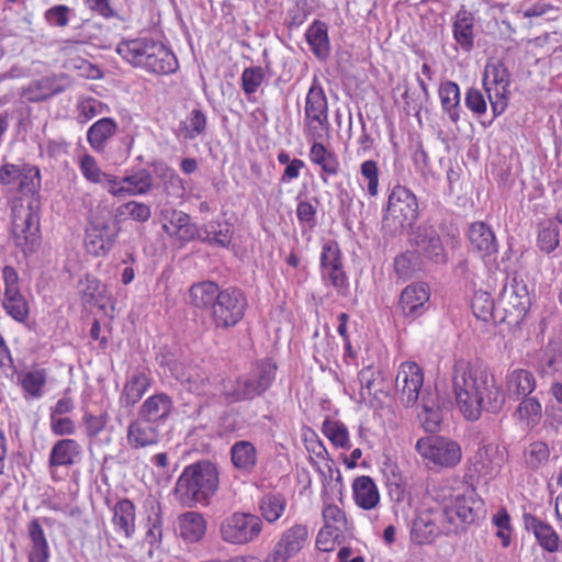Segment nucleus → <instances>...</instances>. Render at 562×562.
Here are the masks:
<instances>
[{
	"label": "nucleus",
	"instance_id": "f257e3e1",
	"mask_svg": "<svg viewBox=\"0 0 562 562\" xmlns=\"http://www.w3.org/2000/svg\"><path fill=\"white\" fill-rule=\"evenodd\" d=\"M452 387L457 405L468 420H477L483 411L497 414L506 402V393L494 374L463 359L454 362Z\"/></svg>",
	"mask_w": 562,
	"mask_h": 562
},
{
	"label": "nucleus",
	"instance_id": "f03ea898",
	"mask_svg": "<svg viewBox=\"0 0 562 562\" xmlns=\"http://www.w3.org/2000/svg\"><path fill=\"white\" fill-rule=\"evenodd\" d=\"M115 52L127 64L148 74L165 76L175 74L179 68L175 53L153 36L122 40L117 43Z\"/></svg>",
	"mask_w": 562,
	"mask_h": 562
},
{
	"label": "nucleus",
	"instance_id": "7ed1b4c3",
	"mask_svg": "<svg viewBox=\"0 0 562 562\" xmlns=\"http://www.w3.org/2000/svg\"><path fill=\"white\" fill-rule=\"evenodd\" d=\"M218 490V471L207 460L187 465L178 477L172 494L182 507L207 506Z\"/></svg>",
	"mask_w": 562,
	"mask_h": 562
},
{
	"label": "nucleus",
	"instance_id": "20e7f679",
	"mask_svg": "<svg viewBox=\"0 0 562 562\" xmlns=\"http://www.w3.org/2000/svg\"><path fill=\"white\" fill-rule=\"evenodd\" d=\"M156 361L190 393L199 396L211 393L209 374L192 363L179 348L160 347L156 352Z\"/></svg>",
	"mask_w": 562,
	"mask_h": 562
},
{
	"label": "nucleus",
	"instance_id": "39448f33",
	"mask_svg": "<svg viewBox=\"0 0 562 562\" xmlns=\"http://www.w3.org/2000/svg\"><path fill=\"white\" fill-rule=\"evenodd\" d=\"M277 370L272 359H261L249 373L238 376L229 386L223 382L220 393L229 403L252 401L271 387Z\"/></svg>",
	"mask_w": 562,
	"mask_h": 562
},
{
	"label": "nucleus",
	"instance_id": "423d86ee",
	"mask_svg": "<svg viewBox=\"0 0 562 562\" xmlns=\"http://www.w3.org/2000/svg\"><path fill=\"white\" fill-rule=\"evenodd\" d=\"M419 216L416 195L406 187L395 186L387 196L383 210L382 229L385 234L396 236L406 228H414Z\"/></svg>",
	"mask_w": 562,
	"mask_h": 562
},
{
	"label": "nucleus",
	"instance_id": "0eeeda50",
	"mask_svg": "<svg viewBox=\"0 0 562 562\" xmlns=\"http://www.w3.org/2000/svg\"><path fill=\"white\" fill-rule=\"evenodd\" d=\"M447 225L435 215L412 228L409 243L425 260L445 266L449 262V251L443 243Z\"/></svg>",
	"mask_w": 562,
	"mask_h": 562
},
{
	"label": "nucleus",
	"instance_id": "6e6552de",
	"mask_svg": "<svg viewBox=\"0 0 562 562\" xmlns=\"http://www.w3.org/2000/svg\"><path fill=\"white\" fill-rule=\"evenodd\" d=\"M485 507L482 498L477 496L474 490H469L459 495L452 505L445 508L443 518L446 533H459L464 531L468 526L477 524L485 517Z\"/></svg>",
	"mask_w": 562,
	"mask_h": 562
},
{
	"label": "nucleus",
	"instance_id": "1a4fd4ad",
	"mask_svg": "<svg viewBox=\"0 0 562 562\" xmlns=\"http://www.w3.org/2000/svg\"><path fill=\"white\" fill-rule=\"evenodd\" d=\"M11 234L14 245L25 256L35 252L41 245L40 217L36 214V206L30 203L12 209Z\"/></svg>",
	"mask_w": 562,
	"mask_h": 562
},
{
	"label": "nucleus",
	"instance_id": "9d476101",
	"mask_svg": "<svg viewBox=\"0 0 562 562\" xmlns=\"http://www.w3.org/2000/svg\"><path fill=\"white\" fill-rule=\"evenodd\" d=\"M248 300L237 286L222 289L211 310V322L217 329L235 327L245 316Z\"/></svg>",
	"mask_w": 562,
	"mask_h": 562
},
{
	"label": "nucleus",
	"instance_id": "9b49d317",
	"mask_svg": "<svg viewBox=\"0 0 562 562\" xmlns=\"http://www.w3.org/2000/svg\"><path fill=\"white\" fill-rule=\"evenodd\" d=\"M483 87L493 112V117L488 122L491 124L508 106L510 74L502 60L486 64L483 74Z\"/></svg>",
	"mask_w": 562,
	"mask_h": 562
},
{
	"label": "nucleus",
	"instance_id": "f8f14e48",
	"mask_svg": "<svg viewBox=\"0 0 562 562\" xmlns=\"http://www.w3.org/2000/svg\"><path fill=\"white\" fill-rule=\"evenodd\" d=\"M261 518L255 514L236 512L220 525L221 538L232 544H245L256 540L262 531Z\"/></svg>",
	"mask_w": 562,
	"mask_h": 562
},
{
	"label": "nucleus",
	"instance_id": "ddd939ff",
	"mask_svg": "<svg viewBox=\"0 0 562 562\" xmlns=\"http://www.w3.org/2000/svg\"><path fill=\"white\" fill-rule=\"evenodd\" d=\"M415 448L423 458L445 468L457 465L462 456L458 442L441 436L420 438Z\"/></svg>",
	"mask_w": 562,
	"mask_h": 562
},
{
	"label": "nucleus",
	"instance_id": "4468645a",
	"mask_svg": "<svg viewBox=\"0 0 562 562\" xmlns=\"http://www.w3.org/2000/svg\"><path fill=\"white\" fill-rule=\"evenodd\" d=\"M121 227L116 220L113 222L103 218H94L89 222L85 232V246L89 254L103 257L114 247Z\"/></svg>",
	"mask_w": 562,
	"mask_h": 562
},
{
	"label": "nucleus",
	"instance_id": "2eb2a0df",
	"mask_svg": "<svg viewBox=\"0 0 562 562\" xmlns=\"http://www.w3.org/2000/svg\"><path fill=\"white\" fill-rule=\"evenodd\" d=\"M308 528L303 524H295L281 532L266 562H289L308 544Z\"/></svg>",
	"mask_w": 562,
	"mask_h": 562
},
{
	"label": "nucleus",
	"instance_id": "dca6fc26",
	"mask_svg": "<svg viewBox=\"0 0 562 562\" xmlns=\"http://www.w3.org/2000/svg\"><path fill=\"white\" fill-rule=\"evenodd\" d=\"M319 265L324 282H328L339 292L348 289L349 283L344 270L342 254L336 240L324 243Z\"/></svg>",
	"mask_w": 562,
	"mask_h": 562
},
{
	"label": "nucleus",
	"instance_id": "f3484780",
	"mask_svg": "<svg viewBox=\"0 0 562 562\" xmlns=\"http://www.w3.org/2000/svg\"><path fill=\"white\" fill-rule=\"evenodd\" d=\"M395 386L401 394V401L406 406H414L422 400V393L430 387H424V373L415 362H404L400 366Z\"/></svg>",
	"mask_w": 562,
	"mask_h": 562
},
{
	"label": "nucleus",
	"instance_id": "a211bd4d",
	"mask_svg": "<svg viewBox=\"0 0 562 562\" xmlns=\"http://www.w3.org/2000/svg\"><path fill=\"white\" fill-rule=\"evenodd\" d=\"M160 218L164 222L162 229L167 235L179 240L182 245L200 237V227L183 211L165 206L160 211Z\"/></svg>",
	"mask_w": 562,
	"mask_h": 562
},
{
	"label": "nucleus",
	"instance_id": "6ab92c4d",
	"mask_svg": "<svg viewBox=\"0 0 562 562\" xmlns=\"http://www.w3.org/2000/svg\"><path fill=\"white\" fill-rule=\"evenodd\" d=\"M470 250L480 257L485 265L496 261L498 243L492 228L484 222H474L467 233Z\"/></svg>",
	"mask_w": 562,
	"mask_h": 562
},
{
	"label": "nucleus",
	"instance_id": "aec40b11",
	"mask_svg": "<svg viewBox=\"0 0 562 562\" xmlns=\"http://www.w3.org/2000/svg\"><path fill=\"white\" fill-rule=\"evenodd\" d=\"M429 299L428 285L424 282H416L402 291L398 306L406 318L416 319L428 310Z\"/></svg>",
	"mask_w": 562,
	"mask_h": 562
},
{
	"label": "nucleus",
	"instance_id": "412c9836",
	"mask_svg": "<svg viewBox=\"0 0 562 562\" xmlns=\"http://www.w3.org/2000/svg\"><path fill=\"white\" fill-rule=\"evenodd\" d=\"M173 409L172 397L160 392L147 397L142 403L137 411V416L161 428L166 425Z\"/></svg>",
	"mask_w": 562,
	"mask_h": 562
},
{
	"label": "nucleus",
	"instance_id": "4be33fe9",
	"mask_svg": "<svg viewBox=\"0 0 562 562\" xmlns=\"http://www.w3.org/2000/svg\"><path fill=\"white\" fill-rule=\"evenodd\" d=\"M83 456L82 446L75 439L64 438L57 440L48 456V469L53 473L57 468H70L81 462Z\"/></svg>",
	"mask_w": 562,
	"mask_h": 562
},
{
	"label": "nucleus",
	"instance_id": "5701e85b",
	"mask_svg": "<svg viewBox=\"0 0 562 562\" xmlns=\"http://www.w3.org/2000/svg\"><path fill=\"white\" fill-rule=\"evenodd\" d=\"M422 411L418 418L422 427L427 432H436L440 429L443 419L442 402L436 391L425 390L420 400Z\"/></svg>",
	"mask_w": 562,
	"mask_h": 562
},
{
	"label": "nucleus",
	"instance_id": "b1692460",
	"mask_svg": "<svg viewBox=\"0 0 562 562\" xmlns=\"http://www.w3.org/2000/svg\"><path fill=\"white\" fill-rule=\"evenodd\" d=\"M66 87L58 82L57 77L47 76L32 80L20 91V97L26 102L38 103L54 95L60 94Z\"/></svg>",
	"mask_w": 562,
	"mask_h": 562
},
{
	"label": "nucleus",
	"instance_id": "393cba45",
	"mask_svg": "<svg viewBox=\"0 0 562 562\" xmlns=\"http://www.w3.org/2000/svg\"><path fill=\"white\" fill-rule=\"evenodd\" d=\"M161 428L137 416L127 427V442L133 449L145 448L159 442Z\"/></svg>",
	"mask_w": 562,
	"mask_h": 562
},
{
	"label": "nucleus",
	"instance_id": "a878e982",
	"mask_svg": "<svg viewBox=\"0 0 562 562\" xmlns=\"http://www.w3.org/2000/svg\"><path fill=\"white\" fill-rule=\"evenodd\" d=\"M505 384L508 397L513 401L530 395L537 386L533 373L522 368H509Z\"/></svg>",
	"mask_w": 562,
	"mask_h": 562
},
{
	"label": "nucleus",
	"instance_id": "bb28decb",
	"mask_svg": "<svg viewBox=\"0 0 562 562\" xmlns=\"http://www.w3.org/2000/svg\"><path fill=\"white\" fill-rule=\"evenodd\" d=\"M231 462L235 470L243 474H250L258 463V451L248 440H238L229 448Z\"/></svg>",
	"mask_w": 562,
	"mask_h": 562
},
{
	"label": "nucleus",
	"instance_id": "cd10ccee",
	"mask_svg": "<svg viewBox=\"0 0 562 562\" xmlns=\"http://www.w3.org/2000/svg\"><path fill=\"white\" fill-rule=\"evenodd\" d=\"M474 14L461 7L452 23L453 38L468 53L474 47Z\"/></svg>",
	"mask_w": 562,
	"mask_h": 562
},
{
	"label": "nucleus",
	"instance_id": "c85d7f7f",
	"mask_svg": "<svg viewBox=\"0 0 562 562\" xmlns=\"http://www.w3.org/2000/svg\"><path fill=\"white\" fill-rule=\"evenodd\" d=\"M206 520L199 512H186L178 517L179 537L187 543H196L205 535Z\"/></svg>",
	"mask_w": 562,
	"mask_h": 562
},
{
	"label": "nucleus",
	"instance_id": "c756f323",
	"mask_svg": "<svg viewBox=\"0 0 562 562\" xmlns=\"http://www.w3.org/2000/svg\"><path fill=\"white\" fill-rule=\"evenodd\" d=\"M352 496L357 506L364 510H371L380 503L378 486L368 475H361L353 480Z\"/></svg>",
	"mask_w": 562,
	"mask_h": 562
},
{
	"label": "nucleus",
	"instance_id": "7c9ffc66",
	"mask_svg": "<svg viewBox=\"0 0 562 562\" xmlns=\"http://www.w3.org/2000/svg\"><path fill=\"white\" fill-rule=\"evenodd\" d=\"M150 386V378L144 371L134 372L124 384L119 403L121 407H132L140 401Z\"/></svg>",
	"mask_w": 562,
	"mask_h": 562
},
{
	"label": "nucleus",
	"instance_id": "2f4dec72",
	"mask_svg": "<svg viewBox=\"0 0 562 562\" xmlns=\"http://www.w3.org/2000/svg\"><path fill=\"white\" fill-rule=\"evenodd\" d=\"M27 536L31 540L29 562H48L49 544L38 518H34L27 524Z\"/></svg>",
	"mask_w": 562,
	"mask_h": 562
},
{
	"label": "nucleus",
	"instance_id": "473e14b6",
	"mask_svg": "<svg viewBox=\"0 0 562 562\" xmlns=\"http://www.w3.org/2000/svg\"><path fill=\"white\" fill-rule=\"evenodd\" d=\"M119 125L112 117H102L87 131V140L95 153H103L108 140L115 135Z\"/></svg>",
	"mask_w": 562,
	"mask_h": 562
},
{
	"label": "nucleus",
	"instance_id": "72a5a7b5",
	"mask_svg": "<svg viewBox=\"0 0 562 562\" xmlns=\"http://www.w3.org/2000/svg\"><path fill=\"white\" fill-rule=\"evenodd\" d=\"M438 93L442 112L457 124L461 117V93L458 83L447 80L439 86Z\"/></svg>",
	"mask_w": 562,
	"mask_h": 562
},
{
	"label": "nucleus",
	"instance_id": "f704fd0d",
	"mask_svg": "<svg viewBox=\"0 0 562 562\" xmlns=\"http://www.w3.org/2000/svg\"><path fill=\"white\" fill-rule=\"evenodd\" d=\"M305 37L315 57L319 60H326L330 53L326 23L315 20L306 30Z\"/></svg>",
	"mask_w": 562,
	"mask_h": 562
},
{
	"label": "nucleus",
	"instance_id": "c9c22d12",
	"mask_svg": "<svg viewBox=\"0 0 562 562\" xmlns=\"http://www.w3.org/2000/svg\"><path fill=\"white\" fill-rule=\"evenodd\" d=\"M115 531L131 538L135 532V505L128 498L120 499L113 507Z\"/></svg>",
	"mask_w": 562,
	"mask_h": 562
},
{
	"label": "nucleus",
	"instance_id": "e433bc0d",
	"mask_svg": "<svg viewBox=\"0 0 562 562\" xmlns=\"http://www.w3.org/2000/svg\"><path fill=\"white\" fill-rule=\"evenodd\" d=\"M233 231L227 222L211 221L200 227V237L196 239L209 245L228 248L232 243Z\"/></svg>",
	"mask_w": 562,
	"mask_h": 562
},
{
	"label": "nucleus",
	"instance_id": "4c0bfd02",
	"mask_svg": "<svg viewBox=\"0 0 562 562\" xmlns=\"http://www.w3.org/2000/svg\"><path fill=\"white\" fill-rule=\"evenodd\" d=\"M537 372L550 376L562 370V340H550L537 360Z\"/></svg>",
	"mask_w": 562,
	"mask_h": 562
},
{
	"label": "nucleus",
	"instance_id": "58836bf2",
	"mask_svg": "<svg viewBox=\"0 0 562 562\" xmlns=\"http://www.w3.org/2000/svg\"><path fill=\"white\" fill-rule=\"evenodd\" d=\"M221 290L213 281L194 283L189 291L190 302L196 308L211 311Z\"/></svg>",
	"mask_w": 562,
	"mask_h": 562
},
{
	"label": "nucleus",
	"instance_id": "ea45409f",
	"mask_svg": "<svg viewBox=\"0 0 562 562\" xmlns=\"http://www.w3.org/2000/svg\"><path fill=\"white\" fill-rule=\"evenodd\" d=\"M207 128V115L201 108L192 109L179 123V136L184 140H194L203 136Z\"/></svg>",
	"mask_w": 562,
	"mask_h": 562
},
{
	"label": "nucleus",
	"instance_id": "a19ab883",
	"mask_svg": "<svg viewBox=\"0 0 562 562\" xmlns=\"http://www.w3.org/2000/svg\"><path fill=\"white\" fill-rule=\"evenodd\" d=\"M425 259L416 250H406L394 259V270L398 278L408 280L417 273L424 271Z\"/></svg>",
	"mask_w": 562,
	"mask_h": 562
},
{
	"label": "nucleus",
	"instance_id": "79ce46f5",
	"mask_svg": "<svg viewBox=\"0 0 562 562\" xmlns=\"http://www.w3.org/2000/svg\"><path fill=\"white\" fill-rule=\"evenodd\" d=\"M328 117V102L323 87L315 79L308 89L304 119Z\"/></svg>",
	"mask_w": 562,
	"mask_h": 562
},
{
	"label": "nucleus",
	"instance_id": "37998d69",
	"mask_svg": "<svg viewBox=\"0 0 562 562\" xmlns=\"http://www.w3.org/2000/svg\"><path fill=\"white\" fill-rule=\"evenodd\" d=\"M122 181L125 183L126 196L146 195L154 187V176L146 168L125 175Z\"/></svg>",
	"mask_w": 562,
	"mask_h": 562
},
{
	"label": "nucleus",
	"instance_id": "c03bdc74",
	"mask_svg": "<svg viewBox=\"0 0 562 562\" xmlns=\"http://www.w3.org/2000/svg\"><path fill=\"white\" fill-rule=\"evenodd\" d=\"M18 382L27 396L40 398L47 382V371L44 368H34L18 374Z\"/></svg>",
	"mask_w": 562,
	"mask_h": 562
},
{
	"label": "nucleus",
	"instance_id": "a18cd8bd",
	"mask_svg": "<svg viewBox=\"0 0 562 562\" xmlns=\"http://www.w3.org/2000/svg\"><path fill=\"white\" fill-rule=\"evenodd\" d=\"M79 292L85 304L104 305L106 288L95 277L87 273L80 279Z\"/></svg>",
	"mask_w": 562,
	"mask_h": 562
},
{
	"label": "nucleus",
	"instance_id": "49530a36",
	"mask_svg": "<svg viewBox=\"0 0 562 562\" xmlns=\"http://www.w3.org/2000/svg\"><path fill=\"white\" fill-rule=\"evenodd\" d=\"M2 307L13 321L25 324L30 317V304L22 292L3 294Z\"/></svg>",
	"mask_w": 562,
	"mask_h": 562
},
{
	"label": "nucleus",
	"instance_id": "de8ad7c7",
	"mask_svg": "<svg viewBox=\"0 0 562 562\" xmlns=\"http://www.w3.org/2000/svg\"><path fill=\"white\" fill-rule=\"evenodd\" d=\"M560 245V229L553 220L541 221L538 225L537 246L544 254H551Z\"/></svg>",
	"mask_w": 562,
	"mask_h": 562
},
{
	"label": "nucleus",
	"instance_id": "09e8293b",
	"mask_svg": "<svg viewBox=\"0 0 562 562\" xmlns=\"http://www.w3.org/2000/svg\"><path fill=\"white\" fill-rule=\"evenodd\" d=\"M285 506V497L280 493H267L259 501L260 514L270 524L277 521L282 516Z\"/></svg>",
	"mask_w": 562,
	"mask_h": 562
},
{
	"label": "nucleus",
	"instance_id": "8fccbe9b",
	"mask_svg": "<svg viewBox=\"0 0 562 562\" xmlns=\"http://www.w3.org/2000/svg\"><path fill=\"white\" fill-rule=\"evenodd\" d=\"M311 160L322 168V171L328 176H335L339 171V161L337 156L328 151L322 143L313 144L310 150Z\"/></svg>",
	"mask_w": 562,
	"mask_h": 562
},
{
	"label": "nucleus",
	"instance_id": "3c124183",
	"mask_svg": "<svg viewBox=\"0 0 562 562\" xmlns=\"http://www.w3.org/2000/svg\"><path fill=\"white\" fill-rule=\"evenodd\" d=\"M42 186L41 170L37 166L24 162L19 177V192L22 194H37Z\"/></svg>",
	"mask_w": 562,
	"mask_h": 562
},
{
	"label": "nucleus",
	"instance_id": "603ef678",
	"mask_svg": "<svg viewBox=\"0 0 562 562\" xmlns=\"http://www.w3.org/2000/svg\"><path fill=\"white\" fill-rule=\"evenodd\" d=\"M128 215L133 221L145 223L151 217L150 206L138 201H128L115 210L114 217L120 224L123 216Z\"/></svg>",
	"mask_w": 562,
	"mask_h": 562
},
{
	"label": "nucleus",
	"instance_id": "864d4df0",
	"mask_svg": "<svg viewBox=\"0 0 562 562\" xmlns=\"http://www.w3.org/2000/svg\"><path fill=\"white\" fill-rule=\"evenodd\" d=\"M322 430L334 446L350 449L349 431L341 422L325 419Z\"/></svg>",
	"mask_w": 562,
	"mask_h": 562
},
{
	"label": "nucleus",
	"instance_id": "5fc2aeb1",
	"mask_svg": "<svg viewBox=\"0 0 562 562\" xmlns=\"http://www.w3.org/2000/svg\"><path fill=\"white\" fill-rule=\"evenodd\" d=\"M438 533V527L428 515H422L413 521L412 537L419 544L431 542Z\"/></svg>",
	"mask_w": 562,
	"mask_h": 562
},
{
	"label": "nucleus",
	"instance_id": "6e6d98bb",
	"mask_svg": "<svg viewBox=\"0 0 562 562\" xmlns=\"http://www.w3.org/2000/svg\"><path fill=\"white\" fill-rule=\"evenodd\" d=\"M516 414L521 420H525L528 426H536L542 416V407L537 397L526 396L521 397Z\"/></svg>",
	"mask_w": 562,
	"mask_h": 562
},
{
	"label": "nucleus",
	"instance_id": "4d7b16f0",
	"mask_svg": "<svg viewBox=\"0 0 562 562\" xmlns=\"http://www.w3.org/2000/svg\"><path fill=\"white\" fill-rule=\"evenodd\" d=\"M266 79L265 69L260 66H251L244 69L240 76V85L244 93L250 100Z\"/></svg>",
	"mask_w": 562,
	"mask_h": 562
},
{
	"label": "nucleus",
	"instance_id": "13d9d810",
	"mask_svg": "<svg viewBox=\"0 0 562 562\" xmlns=\"http://www.w3.org/2000/svg\"><path fill=\"white\" fill-rule=\"evenodd\" d=\"M549 457V447L543 441H533L525 450L526 464L531 470H537L547 463Z\"/></svg>",
	"mask_w": 562,
	"mask_h": 562
},
{
	"label": "nucleus",
	"instance_id": "bf43d9fd",
	"mask_svg": "<svg viewBox=\"0 0 562 562\" xmlns=\"http://www.w3.org/2000/svg\"><path fill=\"white\" fill-rule=\"evenodd\" d=\"M473 314L476 318L490 322L494 318V301L487 292H475L471 302Z\"/></svg>",
	"mask_w": 562,
	"mask_h": 562
},
{
	"label": "nucleus",
	"instance_id": "052dcab7",
	"mask_svg": "<svg viewBox=\"0 0 562 562\" xmlns=\"http://www.w3.org/2000/svg\"><path fill=\"white\" fill-rule=\"evenodd\" d=\"M329 131L328 117L304 119V134L313 144L322 143Z\"/></svg>",
	"mask_w": 562,
	"mask_h": 562
},
{
	"label": "nucleus",
	"instance_id": "680f3d73",
	"mask_svg": "<svg viewBox=\"0 0 562 562\" xmlns=\"http://www.w3.org/2000/svg\"><path fill=\"white\" fill-rule=\"evenodd\" d=\"M539 546L547 552L554 553L561 550V540L557 531L548 522L538 529L535 536Z\"/></svg>",
	"mask_w": 562,
	"mask_h": 562
},
{
	"label": "nucleus",
	"instance_id": "e2e57ef3",
	"mask_svg": "<svg viewBox=\"0 0 562 562\" xmlns=\"http://www.w3.org/2000/svg\"><path fill=\"white\" fill-rule=\"evenodd\" d=\"M314 201H315V205L308 201H299L297 202L295 213H296V217L299 220V223H300L303 232L305 229L312 231L317 225L316 205L319 202H318V199H316V198L314 199Z\"/></svg>",
	"mask_w": 562,
	"mask_h": 562
},
{
	"label": "nucleus",
	"instance_id": "0e129e2a",
	"mask_svg": "<svg viewBox=\"0 0 562 562\" xmlns=\"http://www.w3.org/2000/svg\"><path fill=\"white\" fill-rule=\"evenodd\" d=\"M464 104L472 112V114L481 119L487 112V103L481 90L471 87L465 91Z\"/></svg>",
	"mask_w": 562,
	"mask_h": 562
},
{
	"label": "nucleus",
	"instance_id": "69168bd1",
	"mask_svg": "<svg viewBox=\"0 0 562 562\" xmlns=\"http://www.w3.org/2000/svg\"><path fill=\"white\" fill-rule=\"evenodd\" d=\"M322 514L326 528H334L337 531L346 530V515L337 505H325Z\"/></svg>",
	"mask_w": 562,
	"mask_h": 562
},
{
	"label": "nucleus",
	"instance_id": "338daca9",
	"mask_svg": "<svg viewBox=\"0 0 562 562\" xmlns=\"http://www.w3.org/2000/svg\"><path fill=\"white\" fill-rule=\"evenodd\" d=\"M74 10L66 4L53 5L45 12L46 22L56 27H65L68 25L70 14Z\"/></svg>",
	"mask_w": 562,
	"mask_h": 562
},
{
	"label": "nucleus",
	"instance_id": "774afa93",
	"mask_svg": "<svg viewBox=\"0 0 562 562\" xmlns=\"http://www.w3.org/2000/svg\"><path fill=\"white\" fill-rule=\"evenodd\" d=\"M80 171L82 176L92 183H102V177L104 173L98 166L97 160L93 156L89 154H85L80 158L79 164Z\"/></svg>",
	"mask_w": 562,
	"mask_h": 562
}]
</instances>
